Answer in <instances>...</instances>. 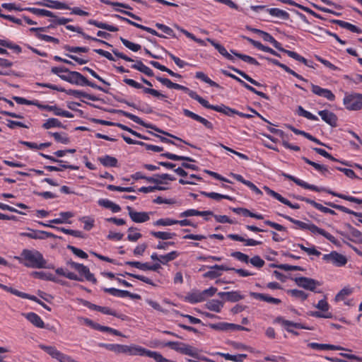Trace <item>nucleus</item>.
Listing matches in <instances>:
<instances>
[{
	"label": "nucleus",
	"instance_id": "338daca9",
	"mask_svg": "<svg viewBox=\"0 0 362 362\" xmlns=\"http://www.w3.org/2000/svg\"><path fill=\"white\" fill-rule=\"evenodd\" d=\"M141 237V234L139 232H137L136 229L133 228H129V234L127 235V239L129 241L135 242L139 240Z\"/></svg>",
	"mask_w": 362,
	"mask_h": 362
},
{
	"label": "nucleus",
	"instance_id": "13d9d810",
	"mask_svg": "<svg viewBox=\"0 0 362 362\" xmlns=\"http://www.w3.org/2000/svg\"><path fill=\"white\" fill-rule=\"evenodd\" d=\"M0 45L11 49L16 53L21 52V48L18 45L13 44L10 41L0 39Z\"/></svg>",
	"mask_w": 362,
	"mask_h": 362
},
{
	"label": "nucleus",
	"instance_id": "b1692460",
	"mask_svg": "<svg viewBox=\"0 0 362 362\" xmlns=\"http://www.w3.org/2000/svg\"><path fill=\"white\" fill-rule=\"evenodd\" d=\"M182 354L196 358L205 360L204 357H199V351L198 349L187 344H184Z\"/></svg>",
	"mask_w": 362,
	"mask_h": 362
},
{
	"label": "nucleus",
	"instance_id": "0e129e2a",
	"mask_svg": "<svg viewBox=\"0 0 362 362\" xmlns=\"http://www.w3.org/2000/svg\"><path fill=\"white\" fill-rule=\"evenodd\" d=\"M184 344L179 341H168L165 344V346L182 354Z\"/></svg>",
	"mask_w": 362,
	"mask_h": 362
},
{
	"label": "nucleus",
	"instance_id": "8fccbe9b",
	"mask_svg": "<svg viewBox=\"0 0 362 362\" xmlns=\"http://www.w3.org/2000/svg\"><path fill=\"white\" fill-rule=\"evenodd\" d=\"M297 112H298V115L307 118L308 119L313 120V121L318 120V117L317 116H315V115L312 114L311 112L305 110V109H303V107L302 106L298 107Z\"/></svg>",
	"mask_w": 362,
	"mask_h": 362
},
{
	"label": "nucleus",
	"instance_id": "dca6fc26",
	"mask_svg": "<svg viewBox=\"0 0 362 362\" xmlns=\"http://www.w3.org/2000/svg\"><path fill=\"white\" fill-rule=\"evenodd\" d=\"M318 115L321 117L322 119L331 127H335L337 126V115L327 110H320Z\"/></svg>",
	"mask_w": 362,
	"mask_h": 362
},
{
	"label": "nucleus",
	"instance_id": "3c124183",
	"mask_svg": "<svg viewBox=\"0 0 362 362\" xmlns=\"http://www.w3.org/2000/svg\"><path fill=\"white\" fill-rule=\"evenodd\" d=\"M151 234L154 236L155 238L161 239V240H169L172 239L173 237L176 235L174 233H169V232H163V231H158L155 232L153 231L151 233Z\"/></svg>",
	"mask_w": 362,
	"mask_h": 362
},
{
	"label": "nucleus",
	"instance_id": "473e14b6",
	"mask_svg": "<svg viewBox=\"0 0 362 362\" xmlns=\"http://www.w3.org/2000/svg\"><path fill=\"white\" fill-rule=\"evenodd\" d=\"M158 81H160L163 85L165 86L166 87L169 88H174L177 90H187V87H185L182 85L173 83L170 79L166 78H161L158 77L157 78Z\"/></svg>",
	"mask_w": 362,
	"mask_h": 362
},
{
	"label": "nucleus",
	"instance_id": "39448f33",
	"mask_svg": "<svg viewBox=\"0 0 362 362\" xmlns=\"http://www.w3.org/2000/svg\"><path fill=\"white\" fill-rule=\"evenodd\" d=\"M39 347L47 352L52 358L57 360L59 362H77L71 356L61 352L54 346L40 344Z\"/></svg>",
	"mask_w": 362,
	"mask_h": 362
},
{
	"label": "nucleus",
	"instance_id": "6e6552de",
	"mask_svg": "<svg viewBox=\"0 0 362 362\" xmlns=\"http://www.w3.org/2000/svg\"><path fill=\"white\" fill-rule=\"evenodd\" d=\"M123 115H124L126 117L129 118V119L132 120L133 122L139 124H141L144 127H148V128H151L153 129H154L155 131L159 132V133H161L163 134H165V135H167L168 136H170L172 138H174L178 141H182V140L180 139V138H178L175 136H173L169 133H167L164 131H162L161 129L154 127L153 125L152 124H146L141 118H139L138 116L136 115H134L132 113H129V112H123Z\"/></svg>",
	"mask_w": 362,
	"mask_h": 362
},
{
	"label": "nucleus",
	"instance_id": "58836bf2",
	"mask_svg": "<svg viewBox=\"0 0 362 362\" xmlns=\"http://www.w3.org/2000/svg\"><path fill=\"white\" fill-rule=\"evenodd\" d=\"M206 308L209 310L219 313L223 308V303L218 300H211L206 303Z\"/></svg>",
	"mask_w": 362,
	"mask_h": 362
},
{
	"label": "nucleus",
	"instance_id": "5701e85b",
	"mask_svg": "<svg viewBox=\"0 0 362 362\" xmlns=\"http://www.w3.org/2000/svg\"><path fill=\"white\" fill-rule=\"evenodd\" d=\"M76 271L79 273V275L78 276L82 279L83 277H84L87 281H91L93 283L96 282V279L93 274L90 273L89 269L86 266L81 264Z\"/></svg>",
	"mask_w": 362,
	"mask_h": 362
},
{
	"label": "nucleus",
	"instance_id": "7c9ffc66",
	"mask_svg": "<svg viewBox=\"0 0 362 362\" xmlns=\"http://www.w3.org/2000/svg\"><path fill=\"white\" fill-rule=\"evenodd\" d=\"M60 218H54L52 220H50V223H53L55 224H62L66 223H70L68 221V219L73 217L74 216V213L71 211H65V212H61L59 214Z\"/></svg>",
	"mask_w": 362,
	"mask_h": 362
},
{
	"label": "nucleus",
	"instance_id": "412c9836",
	"mask_svg": "<svg viewBox=\"0 0 362 362\" xmlns=\"http://www.w3.org/2000/svg\"><path fill=\"white\" fill-rule=\"evenodd\" d=\"M98 160L105 168H115L118 166L117 159L110 155L98 157Z\"/></svg>",
	"mask_w": 362,
	"mask_h": 362
},
{
	"label": "nucleus",
	"instance_id": "774afa93",
	"mask_svg": "<svg viewBox=\"0 0 362 362\" xmlns=\"http://www.w3.org/2000/svg\"><path fill=\"white\" fill-rule=\"evenodd\" d=\"M156 27L161 31H163L166 35L173 37H175L173 30L170 27L159 23H156Z\"/></svg>",
	"mask_w": 362,
	"mask_h": 362
},
{
	"label": "nucleus",
	"instance_id": "423d86ee",
	"mask_svg": "<svg viewBox=\"0 0 362 362\" xmlns=\"http://www.w3.org/2000/svg\"><path fill=\"white\" fill-rule=\"evenodd\" d=\"M322 259L327 262L333 264L336 267H342L347 263L346 257L336 251H332L329 254L324 255Z\"/></svg>",
	"mask_w": 362,
	"mask_h": 362
},
{
	"label": "nucleus",
	"instance_id": "f03ea898",
	"mask_svg": "<svg viewBox=\"0 0 362 362\" xmlns=\"http://www.w3.org/2000/svg\"><path fill=\"white\" fill-rule=\"evenodd\" d=\"M286 178L294 182L297 185L300 186L301 187H303L304 189H310V190L315 191V192H327L329 194H332L334 197H337L339 198L343 199L344 200H346V201H349L351 202L356 203L358 204H362V199H360L354 197H351V196L345 195L343 194H339V193L335 192L331 189H326L324 187H318L315 185H310L302 180L296 178V177H294L293 175H288V176H286Z\"/></svg>",
	"mask_w": 362,
	"mask_h": 362
},
{
	"label": "nucleus",
	"instance_id": "20e7f679",
	"mask_svg": "<svg viewBox=\"0 0 362 362\" xmlns=\"http://www.w3.org/2000/svg\"><path fill=\"white\" fill-rule=\"evenodd\" d=\"M39 347L47 352L52 358L57 360L59 362H77L71 356L61 352L54 346L40 344Z\"/></svg>",
	"mask_w": 362,
	"mask_h": 362
},
{
	"label": "nucleus",
	"instance_id": "69168bd1",
	"mask_svg": "<svg viewBox=\"0 0 362 362\" xmlns=\"http://www.w3.org/2000/svg\"><path fill=\"white\" fill-rule=\"evenodd\" d=\"M163 156L173 160H187L192 161L193 160L189 157L177 156L170 153H165L162 155Z\"/></svg>",
	"mask_w": 362,
	"mask_h": 362
},
{
	"label": "nucleus",
	"instance_id": "6ab92c4d",
	"mask_svg": "<svg viewBox=\"0 0 362 362\" xmlns=\"http://www.w3.org/2000/svg\"><path fill=\"white\" fill-rule=\"evenodd\" d=\"M183 113L185 116L187 117H189L196 121H198L200 123H202L203 125H204L206 128L208 129H213V124L211 122H210L209 121H208L207 119H206L205 118L194 113L193 112L187 110V109H184L183 110Z\"/></svg>",
	"mask_w": 362,
	"mask_h": 362
},
{
	"label": "nucleus",
	"instance_id": "052dcab7",
	"mask_svg": "<svg viewBox=\"0 0 362 362\" xmlns=\"http://www.w3.org/2000/svg\"><path fill=\"white\" fill-rule=\"evenodd\" d=\"M196 77L203 81H204L205 83H208L209 85H210L211 86H214V87H218V85L213 81L212 80H211L205 74H204L203 72H201V71H199V72H197L196 73Z\"/></svg>",
	"mask_w": 362,
	"mask_h": 362
},
{
	"label": "nucleus",
	"instance_id": "bb28decb",
	"mask_svg": "<svg viewBox=\"0 0 362 362\" xmlns=\"http://www.w3.org/2000/svg\"><path fill=\"white\" fill-rule=\"evenodd\" d=\"M302 159L306 163H308V165H310L311 166H313L316 170H317L320 173H321L323 175L326 176L327 174L329 173V170H328L327 166H325L324 165H320V164L317 163L315 162H313V161L309 160L308 158H307L306 157H304V156L302 157Z\"/></svg>",
	"mask_w": 362,
	"mask_h": 362
},
{
	"label": "nucleus",
	"instance_id": "e433bc0d",
	"mask_svg": "<svg viewBox=\"0 0 362 362\" xmlns=\"http://www.w3.org/2000/svg\"><path fill=\"white\" fill-rule=\"evenodd\" d=\"M207 41L209 42L213 46L215 47V48L218 51V52L224 56L226 59L233 60V57L230 53L228 52V51L222 45L215 42L214 40L208 38Z\"/></svg>",
	"mask_w": 362,
	"mask_h": 362
},
{
	"label": "nucleus",
	"instance_id": "4be33fe9",
	"mask_svg": "<svg viewBox=\"0 0 362 362\" xmlns=\"http://www.w3.org/2000/svg\"><path fill=\"white\" fill-rule=\"evenodd\" d=\"M250 296H253L257 300L265 301L271 304L279 305L281 303V300L279 298H273L264 293H250Z\"/></svg>",
	"mask_w": 362,
	"mask_h": 362
},
{
	"label": "nucleus",
	"instance_id": "c03bdc74",
	"mask_svg": "<svg viewBox=\"0 0 362 362\" xmlns=\"http://www.w3.org/2000/svg\"><path fill=\"white\" fill-rule=\"evenodd\" d=\"M22 235L27 236L33 239H44L46 237L52 236L51 234L47 232L41 231V232H32V233H23Z\"/></svg>",
	"mask_w": 362,
	"mask_h": 362
},
{
	"label": "nucleus",
	"instance_id": "ddd939ff",
	"mask_svg": "<svg viewBox=\"0 0 362 362\" xmlns=\"http://www.w3.org/2000/svg\"><path fill=\"white\" fill-rule=\"evenodd\" d=\"M312 92L320 97H323L329 101H334L335 100L334 94L329 89L321 88L317 85L310 83Z\"/></svg>",
	"mask_w": 362,
	"mask_h": 362
},
{
	"label": "nucleus",
	"instance_id": "9b49d317",
	"mask_svg": "<svg viewBox=\"0 0 362 362\" xmlns=\"http://www.w3.org/2000/svg\"><path fill=\"white\" fill-rule=\"evenodd\" d=\"M294 281L298 286L311 291H314L320 285L317 281L307 277H297L294 279Z\"/></svg>",
	"mask_w": 362,
	"mask_h": 362
},
{
	"label": "nucleus",
	"instance_id": "6e6d98bb",
	"mask_svg": "<svg viewBox=\"0 0 362 362\" xmlns=\"http://www.w3.org/2000/svg\"><path fill=\"white\" fill-rule=\"evenodd\" d=\"M211 327H212L213 329H215L227 330V329L238 328V327H239V326H237L233 324L222 322V323L211 325Z\"/></svg>",
	"mask_w": 362,
	"mask_h": 362
},
{
	"label": "nucleus",
	"instance_id": "4c0bfd02",
	"mask_svg": "<svg viewBox=\"0 0 362 362\" xmlns=\"http://www.w3.org/2000/svg\"><path fill=\"white\" fill-rule=\"evenodd\" d=\"M100 206H103L105 208L110 209L112 212L117 213L121 210V208L119 205L115 204L114 202L108 200V199H100L98 202Z\"/></svg>",
	"mask_w": 362,
	"mask_h": 362
},
{
	"label": "nucleus",
	"instance_id": "e2e57ef3",
	"mask_svg": "<svg viewBox=\"0 0 362 362\" xmlns=\"http://www.w3.org/2000/svg\"><path fill=\"white\" fill-rule=\"evenodd\" d=\"M288 293H290L292 296L300 299L302 300H305L308 298V294L304 291L297 289L288 290Z\"/></svg>",
	"mask_w": 362,
	"mask_h": 362
},
{
	"label": "nucleus",
	"instance_id": "c85d7f7f",
	"mask_svg": "<svg viewBox=\"0 0 362 362\" xmlns=\"http://www.w3.org/2000/svg\"><path fill=\"white\" fill-rule=\"evenodd\" d=\"M65 92L66 93V94H68L69 95H72L76 98H85L86 99L93 100V101H95L96 100V98L95 96H93L91 95H89L88 93H84L81 90H78L70 89L68 90H65Z\"/></svg>",
	"mask_w": 362,
	"mask_h": 362
},
{
	"label": "nucleus",
	"instance_id": "a878e982",
	"mask_svg": "<svg viewBox=\"0 0 362 362\" xmlns=\"http://www.w3.org/2000/svg\"><path fill=\"white\" fill-rule=\"evenodd\" d=\"M103 291L106 293H110V295L113 296L120 297V298H125L127 296L132 297L133 296L127 291L124 290H119L115 288H104Z\"/></svg>",
	"mask_w": 362,
	"mask_h": 362
},
{
	"label": "nucleus",
	"instance_id": "1a4fd4ad",
	"mask_svg": "<svg viewBox=\"0 0 362 362\" xmlns=\"http://www.w3.org/2000/svg\"><path fill=\"white\" fill-rule=\"evenodd\" d=\"M154 351L148 350L141 346L132 344L130 345H128L127 346V355L131 356H148L150 358H152L153 354Z\"/></svg>",
	"mask_w": 362,
	"mask_h": 362
},
{
	"label": "nucleus",
	"instance_id": "a211bd4d",
	"mask_svg": "<svg viewBox=\"0 0 362 362\" xmlns=\"http://www.w3.org/2000/svg\"><path fill=\"white\" fill-rule=\"evenodd\" d=\"M308 346L313 350L317 351H326V350H346L345 348L340 346H335L327 344H318L315 342H310L308 344Z\"/></svg>",
	"mask_w": 362,
	"mask_h": 362
},
{
	"label": "nucleus",
	"instance_id": "aec40b11",
	"mask_svg": "<svg viewBox=\"0 0 362 362\" xmlns=\"http://www.w3.org/2000/svg\"><path fill=\"white\" fill-rule=\"evenodd\" d=\"M38 5L54 9H69V6L62 2L52 0H43L42 2H37Z\"/></svg>",
	"mask_w": 362,
	"mask_h": 362
},
{
	"label": "nucleus",
	"instance_id": "bf43d9fd",
	"mask_svg": "<svg viewBox=\"0 0 362 362\" xmlns=\"http://www.w3.org/2000/svg\"><path fill=\"white\" fill-rule=\"evenodd\" d=\"M82 223H84L83 228L86 230H90L94 226L95 221L93 218L89 216H83L79 219Z\"/></svg>",
	"mask_w": 362,
	"mask_h": 362
},
{
	"label": "nucleus",
	"instance_id": "f3484780",
	"mask_svg": "<svg viewBox=\"0 0 362 362\" xmlns=\"http://www.w3.org/2000/svg\"><path fill=\"white\" fill-rule=\"evenodd\" d=\"M313 234H320L322 236H324L326 239L329 240L331 243L336 244L337 243V239L330 233L325 231L324 229H322L320 228H318L317 226L313 223H309L308 229Z\"/></svg>",
	"mask_w": 362,
	"mask_h": 362
},
{
	"label": "nucleus",
	"instance_id": "79ce46f5",
	"mask_svg": "<svg viewBox=\"0 0 362 362\" xmlns=\"http://www.w3.org/2000/svg\"><path fill=\"white\" fill-rule=\"evenodd\" d=\"M179 256V253L176 251H172L165 255L159 256V262L163 264H166L168 262L174 260Z\"/></svg>",
	"mask_w": 362,
	"mask_h": 362
},
{
	"label": "nucleus",
	"instance_id": "2f4dec72",
	"mask_svg": "<svg viewBox=\"0 0 362 362\" xmlns=\"http://www.w3.org/2000/svg\"><path fill=\"white\" fill-rule=\"evenodd\" d=\"M55 272L57 274L65 276L69 279L82 281V279L80 278L77 274L69 272L67 269H65L64 268H58L56 269Z\"/></svg>",
	"mask_w": 362,
	"mask_h": 362
},
{
	"label": "nucleus",
	"instance_id": "7ed1b4c3",
	"mask_svg": "<svg viewBox=\"0 0 362 362\" xmlns=\"http://www.w3.org/2000/svg\"><path fill=\"white\" fill-rule=\"evenodd\" d=\"M343 104L348 110L358 111L362 110V94L358 93H346Z\"/></svg>",
	"mask_w": 362,
	"mask_h": 362
},
{
	"label": "nucleus",
	"instance_id": "ea45409f",
	"mask_svg": "<svg viewBox=\"0 0 362 362\" xmlns=\"http://www.w3.org/2000/svg\"><path fill=\"white\" fill-rule=\"evenodd\" d=\"M132 68L138 70L147 76H151L153 75V71L140 61H138L134 64L132 65Z\"/></svg>",
	"mask_w": 362,
	"mask_h": 362
},
{
	"label": "nucleus",
	"instance_id": "603ef678",
	"mask_svg": "<svg viewBox=\"0 0 362 362\" xmlns=\"http://www.w3.org/2000/svg\"><path fill=\"white\" fill-rule=\"evenodd\" d=\"M176 224V220L170 218H160L153 223L156 226H170Z\"/></svg>",
	"mask_w": 362,
	"mask_h": 362
},
{
	"label": "nucleus",
	"instance_id": "c9c22d12",
	"mask_svg": "<svg viewBox=\"0 0 362 362\" xmlns=\"http://www.w3.org/2000/svg\"><path fill=\"white\" fill-rule=\"evenodd\" d=\"M32 276L34 278L43 279V280H49L54 282H57V280L54 276L52 274L45 272H33L31 274Z\"/></svg>",
	"mask_w": 362,
	"mask_h": 362
},
{
	"label": "nucleus",
	"instance_id": "9d476101",
	"mask_svg": "<svg viewBox=\"0 0 362 362\" xmlns=\"http://www.w3.org/2000/svg\"><path fill=\"white\" fill-rule=\"evenodd\" d=\"M60 78L71 84L83 86L85 77L78 71L68 70L66 76H60Z\"/></svg>",
	"mask_w": 362,
	"mask_h": 362
},
{
	"label": "nucleus",
	"instance_id": "864d4df0",
	"mask_svg": "<svg viewBox=\"0 0 362 362\" xmlns=\"http://www.w3.org/2000/svg\"><path fill=\"white\" fill-rule=\"evenodd\" d=\"M353 292V289L351 288L345 287L342 288L335 296L336 301L344 300L345 298L351 295Z\"/></svg>",
	"mask_w": 362,
	"mask_h": 362
},
{
	"label": "nucleus",
	"instance_id": "a19ab883",
	"mask_svg": "<svg viewBox=\"0 0 362 362\" xmlns=\"http://www.w3.org/2000/svg\"><path fill=\"white\" fill-rule=\"evenodd\" d=\"M218 296L229 301H238L241 298L240 295L237 292H220Z\"/></svg>",
	"mask_w": 362,
	"mask_h": 362
},
{
	"label": "nucleus",
	"instance_id": "680f3d73",
	"mask_svg": "<svg viewBox=\"0 0 362 362\" xmlns=\"http://www.w3.org/2000/svg\"><path fill=\"white\" fill-rule=\"evenodd\" d=\"M52 136L54 138V139L59 143L68 144L70 142V139L66 134L53 133Z\"/></svg>",
	"mask_w": 362,
	"mask_h": 362
},
{
	"label": "nucleus",
	"instance_id": "0eeeda50",
	"mask_svg": "<svg viewBox=\"0 0 362 362\" xmlns=\"http://www.w3.org/2000/svg\"><path fill=\"white\" fill-rule=\"evenodd\" d=\"M276 322L281 324V326H283L287 332H291L295 335H298V333L296 332L294 329H312L311 328L305 327L301 323L293 322L292 321L285 320L281 317H277Z\"/></svg>",
	"mask_w": 362,
	"mask_h": 362
},
{
	"label": "nucleus",
	"instance_id": "4d7b16f0",
	"mask_svg": "<svg viewBox=\"0 0 362 362\" xmlns=\"http://www.w3.org/2000/svg\"><path fill=\"white\" fill-rule=\"evenodd\" d=\"M120 40L121 42H122V44L126 47H127L128 49H129L130 50L133 51V52H137L139 51L140 49H141V45H139V44H136V43H134L131 41H129L127 39H124L123 37H120Z\"/></svg>",
	"mask_w": 362,
	"mask_h": 362
},
{
	"label": "nucleus",
	"instance_id": "f704fd0d",
	"mask_svg": "<svg viewBox=\"0 0 362 362\" xmlns=\"http://www.w3.org/2000/svg\"><path fill=\"white\" fill-rule=\"evenodd\" d=\"M88 24L90 25H95V27L97 28H101V29H104V30H107L108 31H110V32H117L118 30V28L115 26H113V25H108V24H106V23H102V22H98L97 21H95V20H89L88 21Z\"/></svg>",
	"mask_w": 362,
	"mask_h": 362
},
{
	"label": "nucleus",
	"instance_id": "2eb2a0df",
	"mask_svg": "<svg viewBox=\"0 0 362 362\" xmlns=\"http://www.w3.org/2000/svg\"><path fill=\"white\" fill-rule=\"evenodd\" d=\"M250 31L257 33L264 41L272 43L278 50L283 49L281 44L276 41L270 34L255 28H250Z\"/></svg>",
	"mask_w": 362,
	"mask_h": 362
},
{
	"label": "nucleus",
	"instance_id": "5fc2aeb1",
	"mask_svg": "<svg viewBox=\"0 0 362 362\" xmlns=\"http://www.w3.org/2000/svg\"><path fill=\"white\" fill-rule=\"evenodd\" d=\"M206 108L214 110L218 112H223L228 115H230L231 112H233V110L230 108H229L223 105H212L209 103V107H206Z\"/></svg>",
	"mask_w": 362,
	"mask_h": 362
},
{
	"label": "nucleus",
	"instance_id": "cd10ccee",
	"mask_svg": "<svg viewBox=\"0 0 362 362\" xmlns=\"http://www.w3.org/2000/svg\"><path fill=\"white\" fill-rule=\"evenodd\" d=\"M267 12L269 13L271 16L283 19L288 20L289 19L290 15L286 11L277 8H272L267 9Z\"/></svg>",
	"mask_w": 362,
	"mask_h": 362
},
{
	"label": "nucleus",
	"instance_id": "49530a36",
	"mask_svg": "<svg viewBox=\"0 0 362 362\" xmlns=\"http://www.w3.org/2000/svg\"><path fill=\"white\" fill-rule=\"evenodd\" d=\"M220 356L223 357L226 360L233 361H242L244 358H247L246 354H235L231 355L229 354L224 353H218Z\"/></svg>",
	"mask_w": 362,
	"mask_h": 362
},
{
	"label": "nucleus",
	"instance_id": "72a5a7b5",
	"mask_svg": "<svg viewBox=\"0 0 362 362\" xmlns=\"http://www.w3.org/2000/svg\"><path fill=\"white\" fill-rule=\"evenodd\" d=\"M25 10L30 11V13L38 16H47V17H54V13L50 11L41 9L37 8H25Z\"/></svg>",
	"mask_w": 362,
	"mask_h": 362
},
{
	"label": "nucleus",
	"instance_id": "4468645a",
	"mask_svg": "<svg viewBox=\"0 0 362 362\" xmlns=\"http://www.w3.org/2000/svg\"><path fill=\"white\" fill-rule=\"evenodd\" d=\"M37 106L42 110L52 112L54 115L57 116H62L67 118H72L74 117V115L71 112L64 110L57 105H37Z\"/></svg>",
	"mask_w": 362,
	"mask_h": 362
},
{
	"label": "nucleus",
	"instance_id": "a18cd8bd",
	"mask_svg": "<svg viewBox=\"0 0 362 362\" xmlns=\"http://www.w3.org/2000/svg\"><path fill=\"white\" fill-rule=\"evenodd\" d=\"M201 178L196 175L192 174L190 175H187V177H184V178H181L179 180V182L181 185H196V180H200Z\"/></svg>",
	"mask_w": 362,
	"mask_h": 362
},
{
	"label": "nucleus",
	"instance_id": "393cba45",
	"mask_svg": "<svg viewBox=\"0 0 362 362\" xmlns=\"http://www.w3.org/2000/svg\"><path fill=\"white\" fill-rule=\"evenodd\" d=\"M28 320L39 328H43L45 323L41 317L35 313H28L24 315Z\"/></svg>",
	"mask_w": 362,
	"mask_h": 362
},
{
	"label": "nucleus",
	"instance_id": "f8f14e48",
	"mask_svg": "<svg viewBox=\"0 0 362 362\" xmlns=\"http://www.w3.org/2000/svg\"><path fill=\"white\" fill-rule=\"evenodd\" d=\"M129 216L135 223H144L150 219L151 213L144 211H136L131 206H127Z\"/></svg>",
	"mask_w": 362,
	"mask_h": 362
},
{
	"label": "nucleus",
	"instance_id": "37998d69",
	"mask_svg": "<svg viewBox=\"0 0 362 362\" xmlns=\"http://www.w3.org/2000/svg\"><path fill=\"white\" fill-rule=\"evenodd\" d=\"M184 91L186 92L189 95V97L198 101L204 107L206 108V107H209V102L200 97L196 92L191 90L187 88V90H184Z\"/></svg>",
	"mask_w": 362,
	"mask_h": 362
},
{
	"label": "nucleus",
	"instance_id": "09e8293b",
	"mask_svg": "<svg viewBox=\"0 0 362 362\" xmlns=\"http://www.w3.org/2000/svg\"><path fill=\"white\" fill-rule=\"evenodd\" d=\"M62 124L61 122L56 118L48 119L43 124L42 127L45 129H49L52 127H62Z\"/></svg>",
	"mask_w": 362,
	"mask_h": 362
},
{
	"label": "nucleus",
	"instance_id": "f257e3e1",
	"mask_svg": "<svg viewBox=\"0 0 362 362\" xmlns=\"http://www.w3.org/2000/svg\"><path fill=\"white\" fill-rule=\"evenodd\" d=\"M20 263L27 267L44 268L46 265V260L42 255L35 250H23L20 257H16Z\"/></svg>",
	"mask_w": 362,
	"mask_h": 362
},
{
	"label": "nucleus",
	"instance_id": "c756f323",
	"mask_svg": "<svg viewBox=\"0 0 362 362\" xmlns=\"http://www.w3.org/2000/svg\"><path fill=\"white\" fill-rule=\"evenodd\" d=\"M108 350L112 351L116 354H127L128 345L110 344L104 345Z\"/></svg>",
	"mask_w": 362,
	"mask_h": 362
},
{
	"label": "nucleus",
	"instance_id": "de8ad7c7",
	"mask_svg": "<svg viewBox=\"0 0 362 362\" xmlns=\"http://www.w3.org/2000/svg\"><path fill=\"white\" fill-rule=\"evenodd\" d=\"M59 164H60V165H57V167L49 165V166H46L45 168L47 170H48L49 171H61L62 169H67V168L71 169V170L78 169V168L76 166L66 164V162H64V163H59Z\"/></svg>",
	"mask_w": 362,
	"mask_h": 362
}]
</instances>
